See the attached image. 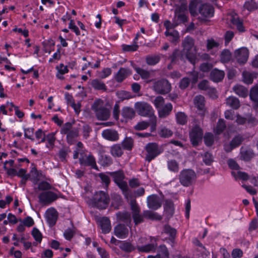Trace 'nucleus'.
<instances>
[{"mask_svg": "<svg viewBox=\"0 0 258 258\" xmlns=\"http://www.w3.org/2000/svg\"><path fill=\"white\" fill-rule=\"evenodd\" d=\"M107 174H109L113 179V181L121 189L123 193H126L128 190V187L127 182L124 180L125 175L122 170L114 172H109Z\"/></svg>", "mask_w": 258, "mask_h": 258, "instance_id": "f257e3e1", "label": "nucleus"}, {"mask_svg": "<svg viewBox=\"0 0 258 258\" xmlns=\"http://www.w3.org/2000/svg\"><path fill=\"white\" fill-rule=\"evenodd\" d=\"M196 173L192 169H183L179 174V182L184 186L192 185L196 181Z\"/></svg>", "mask_w": 258, "mask_h": 258, "instance_id": "f03ea898", "label": "nucleus"}, {"mask_svg": "<svg viewBox=\"0 0 258 258\" xmlns=\"http://www.w3.org/2000/svg\"><path fill=\"white\" fill-rule=\"evenodd\" d=\"M146 152L145 160L150 162L161 154L163 149L156 143H149L145 147Z\"/></svg>", "mask_w": 258, "mask_h": 258, "instance_id": "7ed1b4c3", "label": "nucleus"}, {"mask_svg": "<svg viewBox=\"0 0 258 258\" xmlns=\"http://www.w3.org/2000/svg\"><path fill=\"white\" fill-rule=\"evenodd\" d=\"M92 109L96 113L99 120H105L110 116L109 110L103 106V102L101 99L95 101L92 106Z\"/></svg>", "mask_w": 258, "mask_h": 258, "instance_id": "20e7f679", "label": "nucleus"}, {"mask_svg": "<svg viewBox=\"0 0 258 258\" xmlns=\"http://www.w3.org/2000/svg\"><path fill=\"white\" fill-rule=\"evenodd\" d=\"M135 108L138 114L142 116L148 117L151 118L155 116L152 107L147 102H136L135 104Z\"/></svg>", "mask_w": 258, "mask_h": 258, "instance_id": "39448f33", "label": "nucleus"}, {"mask_svg": "<svg viewBox=\"0 0 258 258\" xmlns=\"http://www.w3.org/2000/svg\"><path fill=\"white\" fill-rule=\"evenodd\" d=\"M109 198L104 191H97L94 195L93 203L99 209H106L109 204Z\"/></svg>", "mask_w": 258, "mask_h": 258, "instance_id": "423d86ee", "label": "nucleus"}, {"mask_svg": "<svg viewBox=\"0 0 258 258\" xmlns=\"http://www.w3.org/2000/svg\"><path fill=\"white\" fill-rule=\"evenodd\" d=\"M194 40L190 37H186L182 42L183 52L185 53V58L188 59L190 63L194 64L196 63V57L195 54L189 51L194 46Z\"/></svg>", "mask_w": 258, "mask_h": 258, "instance_id": "0eeeda50", "label": "nucleus"}, {"mask_svg": "<svg viewBox=\"0 0 258 258\" xmlns=\"http://www.w3.org/2000/svg\"><path fill=\"white\" fill-rule=\"evenodd\" d=\"M199 13L201 17H199L198 19L202 22H205L207 18L214 16V8L211 4H204L199 8Z\"/></svg>", "mask_w": 258, "mask_h": 258, "instance_id": "6e6552de", "label": "nucleus"}, {"mask_svg": "<svg viewBox=\"0 0 258 258\" xmlns=\"http://www.w3.org/2000/svg\"><path fill=\"white\" fill-rule=\"evenodd\" d=\"M153 87L154 90L160 94H167L171 89V84L166 79H162L156 82Z\"/></svg>", "mask_w": 258, "mask_h": 258, "instance_id": "1a4fd4ad", "label": "nucleus"}, {"mask_svg": "<svg viewBox=\"0 0 258 258\" xmlns=\"http://www.w3.org/2000/svg\"><path fill=\"white\" fill-rule=\"evenodd\" d=\"M39 202L43 205H49L58 199L57 195L51 191L41 192L39 196Z\"/></svg>", "mask_w": 258, "mask_h": 258, "instance_id": "9d476101", "label": "nucleus"}, {"mask_svg": "<svg viewBox=\"0 0 258 258\" xmlns=\"http://www.w3.org/2000/svg\"><path fill=\"white\" fill-rule=\"evenodd\" d=\"M203 136V133L202 128L198 125L194 126L189 133V137L192 145L197 146L201 141Z\"/></svg>", "mask_w": 258, "mask_h": 258, "instance_id": "9b49d317", "label": "nucleus"}, {"mask_svg": "<svg viewBox=\"0 0 258 258\" xmlns=\"http://www.w3.org/2000/svg\"><path fill=\"white\" fill-rule=\"evenodd\" d=\"M249 55V51L245 47H241L234 51V57L239 63L244 64L246 62Z\"/></svg>", "mask_w": 258, "mask_h": 258, "instance_id": "f8f14e48", "label": "nucleus"}, {"mask_svg": "<svg viewBox=\"0 0 258 258\" xmlns=\"http://www.w3.org/2000/svg\"><path fill=\"white\" fill-rule=\"evenodd\" d=\"M147 206L149 209L156 210L162 206V200L157 195H152L148 197L147 199Z\"/></svg>", "mask_w": 258, "mask_h": 258, "instance_id": "ddd939ff", "label": "nucleus"}, {"mask_svg": "<svg viewBox=\"0 0 258 258\" xmlns=\"http://www.w3.org/2000/svg\"><path fill=\"white\" fill-rule=\"evenodd\" d=\"M114 234L120 239L126 238L129 233L128 229L126 225L123 224H119L114 228Z\"/></svg>", "mask_w": 258, "mask_h": 258, "instance_id": "4468645a", "label": "nucleus"}, {"mask_svg": "<svg viewBox=\"0 0 258 258\" xmlns=\"http://www.w3.org/2000/svg\"><path fill=\"white\" fill-rule=\"evenodd\" d=\"M45 217L47 222L50 226L54 225L58 218V214L56 210L53 208H49L46 211Z\"/></svg>", "mask_w": 258, "mask_h": 258, "instance_id": "2eb2a0df", "label": "nucleus"}, {"mask_svg": "<svg viewBox=\"0 0 258 258\" xmlns=\"http://www.w3.org/2000/svg\"><path fill=\"white\" fill-rule=\"evenodd\" d=\"M102 136L107 140L115 142L119 139V134L115 130L106 129L102 132Z\"/></svg>", "mask_w": 258, "mask_h": 258, "instance_id": "dca6fc26", "label": "nucleus"}, {"mask_svg": "<svg viewBox=\"0 0 258 258\" xmlns=\"http://www.w3.org/2000/svg\"><path fill=\"white\" fill-rule=\"evenodd\" d=\"M79 162L82 165L90 166L92 168L97 169L95 158L91 154L80 158Z\"/></svg>", "mask_w": 258, "mask_h": 258, "instance_id": "f3484780", "label": "nucleus"}, {"mask_svg": "<svg viewBox=\"0 0 258 258\" xmlns=\"http://www.w3.org/2000/svg\"><path fill=\"white\" fill-rule=\"evenodd\" d=\"M116 215L118 220L124 222L127 226L131 228L132 218L130 213L127 212H119L116 213Z\"/></svg>", "mask_w": 258, "mask_h": 258, "instance_id": "a211bd4d", "label": "nucleus"}, {"mask_svg": "<svg viewBox=\"0 0 258 258\" xmlns=\"http://www.w3.org/2000/svg\"><path fill=\"white\" fill-rule=\"evenodd\" d=\"M164 210L166 216L169 218L174 213V205L171 200H166L164 204Z\"/></svg>", "mask_w": 258, "mask_h": 258, "instance_id": "6ab92c4d", "label": "nucleus"}, {"mask_svg": "<svg viewBox=\"0 0 258 258\" xmlns=\"http://www.w3.org/2000/svg\"><path fill=\"white\" fill-rule=\"evenodd\" d=\"M157 247V243H152L143 246H137V249L139 252L149 253L150 252H154L156 251Z\"/></svg>", "mask_w": 258, "mask_h": 258, "instance_id": "aec40b11", "label": "nucleus"}, {"mask_svg": "<svg viewBox=\"0 0 258 258\" xmlns=\"http://www.w3.org/2000/svg\"><path fill=\"white\" fill-rule=\"evenodd\" d=\"M135 110L130 107H123L121 110V114L125 120L132 119L135 116Z\"/></svg>", "mask_w": 258, "mask_h": 258, "instance_id": "412c9836", "label": "nucleus"}, {"mask_svg": "<svg viewBox=\"0 0 258 258\" xmlns=\"http://www.w3.org/2000/svg\"><path fill=\"white\" fill-rule=\"evenodd\" d=\"M185 58V55L184 56L182 51L177 49H175L169 57L172 63L179 62V60H184Z\"/></svg>", "mask_w": 258, "mask_h": 258, "instance_id": "4be33fe9", "label": "nucleus"}, {"mask_svg": "<svg viewBox=\"0 0 258 258\" xmlns=\"http://www.w3.org/2000/svg\"><path fill=\"white\" fill-rule=\"evenodd\" d=\"M172 105L170 103L166 104L158 110L159 117L160 118H165L171 113L172 110Z\"/></svg>", "mask_w": 258, "mask_h": 258, "instance_id": "5701e85b", "label": "nucleus"}, {"mask_svg": "<svg viewBox=\"0 0 258 258\" xmlns=\"http://www.w3.org/2000/svg\"><path fill=\"white\" fill-rule=\"evenodd\" d=\"M224 72L218 69H214L210 73V79L214 82L221 81L224 77Z\"/></svg>", "mask_w": 258, "mask_h": 258, "instance_id": "b1692460", "label": "nucleus"}, {"mask_svg": "<svg viewBox=\"0 0 258 258\" xmlns=\"http://www.w3.org/2000/svg\"><path fill=\"white\" fill-rule=\"evenodd\" d=\"M99 224L103 233H108L110 231L111 226L108 218L106 217L102 218L99 221Z\"/></svg>", "mask_w": 258, "mask_h": 258, "instance_id": "393cba45", "label": "nucleus"}, {"mask_svg": "<svg viewBox=\"0 0 258 258\" xmlns=\"http://www.w3.org/2000/svg\"><path fill=\"white\" fill-rule=\"evenodd\" d=\"M233 91L239 97L245 98L248 95V90L241 85H236L233 86Z\"/></svg>", "mask_w": 258, "mask_h": 258, "instance_id": "a878e982", "label": "nucleus"}, {"mask_svg": "<svg viewBox=\"0 0 258 258\" xmlns=\"http://www.w3.org/2000/svg\"><path fill=\"white\" fill-rule=\"evenodd\" d=\"M257 77L255 73H250L247 71H243L242 73L243 81L246 84H251L253 79Z\"/></svg>", "mask_w": 258, "mask_h": 258, "instance_id": "bb28decb", "label": "nucleus"}, {"mask_svg": "<svg viewBox=\"0 0 258 258\" xmlns=\"http://www.w3.org/2000/svg\"><path fill=\"white\" fill-rule=\"evenodd\" d=\"M226 104L233 109H237L240 105L239 99L234 96L228 97L226 100Z\"/></svg>", "mask_w": 258, "mask_h": 258, "instance_id": "cd10ccee", "label": "nucleus"}, {"mask_svg": "<svg viewBox=\"0 0 258 258\" xmlns=\"http://www.w3.org/2000/svg\"><path fill=\"white\" fill-rule=\"evenodd\" d=\"M163 231L165 233L170 236V241L171 242L172 246H173L174 243V238L176 234L175 229L172 228L169 225H166L164 226Z\"/></svg>", "mask_w": 258, "mask_h": 258, "instance_id": "c85d7f7f", "label": "nucleus"}, {"mask_svg": "<svg viewBox=\"0 0 258 258\" xmlns=\"http://www.w3.org/2000/svg\"><path fill=\"white\" fill-rule=\"evenodd\" d=\"M91 85L96 90H102L105 91L107 90L105 84L101 80L96 79L92 80Z\"/></svg>", "mask_w": 258, "mask_h": 258, "instance_id": "c756f323", "label": "nucleus"}, {"mask_svg": "<svg viewBox=\"0 0 258 258\" xmlns=\"http://www.w3.org/2000/svg\"><path fill=\"white\" fill-rule=\"evenodd\" d=\"M123 150L131 151L134 147V141L131 137H126L121 144Z\"/></svg>", "mask_w": 258, "mask_h": 258, "instance_id": "7c9ffc66", "label": "nucleus"}, {"mask_svg": "<svg viewBox=\"0 0 258 258\" xmlns=\"http://www.w3.org/2000/svg\"><path fill=\"white\" fill-rule=\"evenodd\" d=\"M130 72L125 69L121 68L115 76V80L117 82H122L130 74Z\"/></svg>", "mask_w": 258, "mask_h": 258, "instance_id": "2f4dec72", "label": "nucleus"}, {"mask_svg": "<svg viewBox=\"0 0 258 258\" xmlns=\"http://www.w3.org/2000/svg\"><path fill=\"white\" fill-rule=\"evenodd\" d=\"M110 152L114 157H120L123 153L122 147L119 144H115L111 147Z\"/></svg>", "mask_w": 258, "mask_h": 258, "instance_id": "473e14b6", "label": "nucleus"}, {"mask_svg": "<svg viewBox=\"0 0 258 258\" xmlns=\"http://www.w3.org/2000/svg\"><path fill=\"white\" fill-rule=\"evenodd\" d=\"M99 163L104 167L110 166L112 163L111 157L107 155L102 154L99 159Z\"/></svg>", "mask_w": 258, "mask_h": 258, "instance_id": "72a5a7b5", "label": "nucleus"}, {"mask_svg": "<svg viewBox=\"0 0 258 258\" xmlns=\"http://www.w3.org/2000/svg\"><path fill=\"white\" fill-rule=\"evenodd\" d=\"M168 170L174 173H177L179 170V163L174 159L169 160L167 162Z\"/></svg>", "mask_w": 258, "mask_h": 258, "instance_id": "f704fd0d", "label": "nucleus"}, {"mask_svg": "<svg viewBox=\"0 0 258 258\" xmlns=\"http://www.w3.org/2000/svg\"><path fill=\"white\" fill-rule=\"evenodd\" d=\"M232 58V54L228 49L223 50L220 54V61L223 63L229 62Z\"/></svg>", "mask_w": 258, "mask_h": 258, "instance_id": "c9c22d12", "label": "nucleus"}, {"mask_svg": "<svg viewBox=\"0 0 258 258\" xmlns=\"http://www.w3.org/2000/svg\"><path fill=\"white\" fill-rule=\"evenodd\" d=\"M119 242L120 243L119 246L120 249L125 252H131L135 249V247L130 242L127 241Z\"/></svg>", "mask_w": 258, "mask_h": 258, "instance_id": "e433bc0d", "label": "nucleus"}, {"mask_svg": "<svg viewBox=\"0 0 258 258\" xmlns=\"http://www.w3.org/2000/svg\"><path fill=\"white\" fill-rule=\"evenodd\" d=\"M143 216L150 220H161L162 219V216L157 213L149 210L144 211L143 212Z\"/></svg>", "mask_w": 258, "mask_h": 258, "instance_id": "4c0bfd02", "label": "nucleus"}, {"mask_svg": "<svg viewBox=\"0 0 258 258\" xmlns=\"http://www.w3.org/2000/svg\"><path fill=\"white\" fill-rule=\"evenodd\" d=\"M250 98L255 102L254 107L258 106V85L253 87L250 91Z\"/></svg>", "mask_w": 258, "mask_h": 258, "instance_id": "58836bf2", "label": "nucleus"}, {"mask_svg": "<svg viewBox=\"0 0 258 258\" xmlns=\"http://www.w3.org/2000/svg\"><path fill=\"white\" fill-rule=\"evenodd\" d=\"M194 103L197 108L200 110L205 108V98L201 95L197 96L194 99Z\"/></svg>", "mask_w": 258, "mask_h": 258, "instance_id": "ea45409f", "label": "nucleus"}, {"mask_svg": "<svg viewBox=\"0 0 258 258\" xmlns=\"http://www.w3.org/2000/svg\"><path fill=\"white\" fill-rule=\"evenodd\" d=\"M66 134L67 135L68 143L72 144L73 143L74 139L78 136L79 131L77 128H73Z\"/></svg>", "mask_w": 258, "mask_h": 258, "instance_id": "a19ab883", "label": "nucleus"}, {"mask_svg": "<svg viewBox=\"0 0 258 258\" xmlns=\"http://www.w3.org/2000/svg\"><path fill=\"white\" fill-rule=\"evenodd\" d=\"M225 121L223 119L220 118L218 120L216 128H215V132L217 135H220L226 128Z\"/></svg>", "mask_w": 258, "mask_h": 258, "instance_id": "79ce46f5", "label": "nucleus"}, {"mask_svg": "<svg viewBox=\"0 0 258 258\" xmlns=\"http://www.w3.org/2000/svg\"><path fill=\"white\" fill-rule=\"evenodd\" d=\"M162 54L148 55L146 57V62L148 64H156L161 59Z\"/></svg>", "mask_w": 258, "mask_h": 258, "instance_id": "37998d69", "label": "nucleus"}, {"mask_svg": "<svg viewBox=\"0 0 258 258\" xmlns=\"http://www.w3.org/2000/svg\"><path fill=\"white\" fill-rule=\"evenodd\" d=\"M231 174L236 180L241 179L242 180H247L249 179V175L244 172L240 171H232Z\"/></svg>", "mask_w": 258, "mask_h": 258, "instance_id": "c03bdc74", "label": "nucleus"}, {"mask_svg": "<svg viewBox=\"0 0 258 258\" xmlns=\"http://www.w3.org/2000/svg\"><path fill=\"white\" fill-rule=\"evenodd\" d=\"M165 35L166 36H169V41L173 43H176L179 40V33L176 31H173L172 32H169L168 31L166 30L165 32Z\"/></svg>", "mask_w": 258, "mask_h": 258, "instance_id": "a18cd8bd", "label": "nucleus"}, {"mask_svg": "<svg viewBox=\"0 0 258 258\" xmlns=\"http://www.w3.org/2000/svg\"><path fill=\"white\" fill-rule=\"evenodd\" d=\"M177 122L181 125L185 124L187 121L186 115L183 112H178L175 115Z\"/></svg>", "mask_w": 258, "mask_h": 258, "instance_id": "49530a36", "label": "nucleus"}, {"mask_svg": "<svg viewBox=\"0 0 258 258\" xmlns=\"http://www.w3.org/2000/svg\"><path fill=\"white\" fill-rule=\"evenodd\" d=\"M56 69L57 71L56 77L60 80H63V75L68 72L67 66H56Z\"/></svg>", "mask_w": 258, "mask_h": 258, "instance_id": "de8ad7c7", "label": "nucleus"}, {"mask_svg": "<svg viewBox=\"0 0 258 258\" xmlns=\"http://www.w3.org/2000/svg\"><path fill=\"white\" fill-rule=\"evenodd\" d=\"M158 134L162 138H167L172 136L173 132L170 129L163 126L160 128Z\"/></svg>", "mask_w": 258, "mask_h": 258, "instance_id": "09e8293b", "label": "nucleus"}, {"mask_svg": "<svg viewBox=\"0 0 258 258\" xmlns=\"http://www.w3.org/2000/svg\"><path fill=\"white\" fill-rule=\"evenodd\" d=\"M157 252V254H160V257L161 258L169 257V253L168 250L167 249V248L164 244L160 245L158 247Z\"/></svg>", "mask_w": 258, "mask_h": 258, "instance_id": "8fccbe9b", "label": "nucleus"}, {"mask_svg": "<svg viewBox=\"0 0 258 258\" xmlns=\"http://www.w3.org/2000/svg\"><path fill=\"white\" fill-rule=\"evenodd\" d=\"M69 152H70V150L68 149H61L57 153V156L59 160L63 162H67V157L68 156Z\"/></svg>", "mask_w": 258, "mask_h": 258, "instance_id": "3c124183", "label": "nucleus"}, {"mask_svg": "<svg viewBox=\"0 0 258 258\" xmlns=\"http://www.w3.org/2000/svg\"><path fill=\"white\" fill-rule=\"evenodd\" d=\"M244 138L240 135L236 136L230 142L231 146L234 148L238 147L241 145L242 142L243 141Z\"/></svg>", "mask_w": 258, "mask_h": 258, "instance_id": "603ef678", "label": "nucleus"}, {"mask_svg": "<svg viewBox=\"0 0 258 258\" xmlns=\"http://www.w3.org/2000/svg\"><path fill=\"white\" fill-rule=\"evenodd\" d=\"M197 0H193L189 3V11L191 16H196L198 15L197 12Z\"/></svg>", "mask_w": 258, "mask_h": 258, "instance_id": "864d4df0", "label": "nucleus"}, {"mask_svg": "<svg viewBox=\"0 0 258 258\" xmlns=\"http://www.w3.org/2000/svg\"><path fill=\"white\" fill-rule=\"evenodd\" d=\"M244 7L248 11H252L257 9V6L254 0H249L245 3Z\"/></svg>", "mask_w": 258, "mask_h": 258, "instance_id": "5fc2aeb1", "label": "nucleus"}, {"mask_svg": "<svg viewBox=\"0 0 258 258\" xmlns=\"http://www.w3.org/2000/svg\"><path fill=\"white\" fill-rule=\"evenodd\" d=\"M164 99L160 96L156 97L153 101V103L158 110L164 106Z\"/></svg>", "mask_w": 258, "mask_h": 258, "instance_id": "6e6d98bb", "label": "nucleus"}, {"mask_svg": "<svg viewBox=\"0 0 258 258\" xmlns=\"http://www.w3.org/2000/svg\"><path fill=\"white\" fill-rule=\"evenodd\" d=\"M52 185L49 184L48 182L45 181H42L39 182L38 184L37 188L39 190H47L49 191V190L52 189Z\"/></svg>", "mask_w": 258, "mask_h": 258, "instance_id": "4d7b16f0", "label": "nucleus"}, {"mask_svg": "<svg viewBox=\"0 0 258 258\" xmlns=\"http://www.w3.org/2000/svg\"><path fill=\"white\" fill-rule=\"evenodd\" d=\"M135 69L137 73L141 76L142 79H147L150 78V73L149 71L137 67H136Z\"/></svg>", "mask_w": 258, "mask_h": 258, "instance_id": "13d9d810", "label": "nucleus"}, {"mask_svg": "<svg viewBox=\"0 0 258 258\" xmlns=\"http://www.w3.org/2000/svg\"><path fill=\"white\" fill-rule=\"evenodd\" d=\"M121 46L122 50L124 52L135 51H136L139 47V46L136 44V42L135 44L132 45L123 44Z\"/></svg>", "mask_w": 258, "mask_h": 258, "instance_id": "bf43d9fd", "label": "nucleus"}, {"mask_svg": "<svg viewBox=\"0 0 258 258\" xmlns=\"http://www.w3.org/2000/svg\"><path fill=\"white\" fill-rule=\"evenodd\" d=\"M205 144L208 146H211L214 141V136L211 133H206L204 137Z\"/></svg>", "mask_w": 258, "mask_h": 258, "instance_id": "052dcab7", "label": "nucleus"}, {"mask_svg": "<svg viewBox=\"0 0 258 258\" xmlns=\"http://www.w3.org/2000/svg\"><path fill=\"white\" fill-rule=\"evenodd\" d=\"M117 95L120 99L123 100L130 99L132 97V94L130 92L126 91H120L117 93Z\"/></svg>", "mask_w": 258, "mask_h": 258, "instance_id": "680f3d73", "label": "nucleus"}, {"mask_svg": "<svg viewBox=\"0 0 258 258\" xmlns=\"http://www.w3.org/2000/svg\"><path fill=\"white\" fill-rule=\"evenodd\" d=\"M32 235L36 241L39 243L41 242L42 236V234L38 229L34 228L32 231Z\"/></svg>", "mask_w": 258, "mask_h": 258, "instance_id": "e2e57ef3", "label": "nucleus"}, {"mask_svg": "<svg viewBox=\"0 0 258 258\" xmlns=\"http://www.w3.org/2000/svg\"><path fill=\"white\" fill-rule=\"evenodd\" d=\"M150 125V123L146 121L138 122L134 127L136 130L141 131L146 129Z\"/></svg>", "mask_w": 258, "mask_h": 258, "instance_id": "0e129e2a", "label": "nucleus"}, {"mask_svg": "<svg viewBox=\"0 0 258 258\" xmlns=\"http://www.w3.org/2000/svg\"><path fill=\"white\" fill-rule=\"evenodd\" d=\"M241 156L245 161H247L253 157L254 153L251 150H246L241 152Z\"/></svg>", "mask_w": 258, "mask_h": 258, "instance_id": "69168bd1", "label": "nucleus"}, {"mask_svg": "<svg viewBox=\"0 0 258 258\" xmlns=\"http://www.w3.org/2000/svg\"><path fill=\"white\" fill-rule=\"evenodd\" d=\"M190 80L188 78L185 77L182 78L179 83V87L181 89H186L190 84Z\"/></svg>", "mask_w": 258, "mask_h": 258, "instance_id": "338daca9", "label": "nucleus"}, {"mask_svg": "<svg viewBox=\"0 0 258 258\" xmlns=\"http://www.w3.org/2000/svg\"><path fill=\"white\" fill-rule=\"evenodd\" d=\"M243 251L240 248L233 249L231 252L232 258H241L243 256Z\"/></svg>", "mask_w": 258, "mask_h": 258, "instance_id": "774afa93", "label": "nucleus"}]
</instances>
